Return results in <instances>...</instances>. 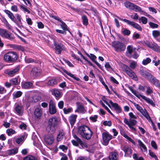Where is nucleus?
I'll return each mask as SVG.
<instances>
[{
	"label": "nucleus",
	"mask_w": 160,
	"mask_h": 160,
	"mask_svg": "<svg viewBox=\"0 0 160 160\" xmlns=\"http://www.w3.org/2000/svg\"><path fill=\"white\" fill-rule=\"evenodd\" d=\"M112 46L115 50L117 52H121L124 51L126 49L125 44L119 41H114L112 42Z\"/></svg>",
	"instance_id": "20e7f679"
},
{
	"label": "nucleus",
	"mask_w": 160,
	"mask_h": 160,
	"mask_svg": "<svg viewBox=\"0 0 160 160\" xmlns=\"http://www.w3.org/2000/svg\"><path fill=\"white\" fill-rule=\"evenodd\" d=\"M133 48L131 46H128L127 47V50L128 52L130 54H131L133 51Z\"/></svg>",
	"instance_id": "4d7b16f0"
},
{
	"label": "nucleus",
	"mask_w": 160,
	"mask_h": 160,
	"mask_svg": "<svg viewBox=\"0 0 160 160\" xmlns=\"http://www.w3.org/2000/svg\"><path fill=\"white\" fill-rule=\"evenodd\" d=\"M149 25L150 27L153 28H158V26L157 24L152 22H150L149 23Z\"/></svg>",
	"instance_id": "5fc2aeb1"
},
{
	"label": "nucleus",
	"mask_w": 160,
	"mask_h": 160,
	"mask_svg": "<svg viewBox=\"0 0 160 160\" xmlns=\"http://www.w3.org/2000/svg\"><path fill=\"white\" fill-rule=\"evenodd\" d=\"M41 72V70L38 67H35L32 68L30 72V74L32 77L35 78L40 75Z\"/></svg>",
	"instance_id": "9b49d317"
},
{
	"label": "nucleus",
	"mask_w": 160,
	"mask_h": 160,
	"mask_svg": "<svg viewBox=\"0 0 160 160\" xmlns=\"http://www.w3.org/2000/svg\"><path fill=\"white\" fill-rule=\"evenodd\" d=\"M14 110L15 112L20 116L22 115L23 111V107L22 105L17 104L15 107Z\"/></svg>",
	"instance_id": "4468645a"
},
{
	"label": "nucleus",
	"mask_w": 160,
	"mask_h": 160,
	"mask_svg": "<svg viewBox=\"0 0 160 160\" xmlns=\"http://www.w3.org/2000/svg\"><path fill=\"white\" fill-rule=\"evenodd\" d=\"M130 31L127 29H125L122 31V34L124 35L128 36L130 34Z\"/></svg>",
	"instance_id": "09e8293b"
},
{
	"label": "nucleus",
	"mask_w": 160,
	"mask_h": 160,
	"mask_svg": "<svg viewBox=\"0 0 160 160\" xmlns=\"http://www.w3.org/2000/svg\"><path fill=\"white\" fill-rule=\"evenodd\" d=\"M149 155L152 157L154 158H155L157 157V156L155 154L150 150L149 151Z\"/></svg>",
	"instance_id": "bf43d9fd"
},
{
	"label": "nucleus",
	"mask_w": 160,
	"mask_h": 160,
	"mask_svg": "<svg viewBox=\"0 0 160 160\" xmlns=\"http://www.w3.org/2000/svg\"><path fill=\"white\" fill-rule=\"evenodd\" d=\"M152 35L157 41L160 42V32L158 30H153L152 32Z\"/></svg>",
	"instance_id": "4be33fe9"
},
{
	"label": "nucleus",
	"mask_w": 160,
	"mask_h": 160,
	"mask_svg": "<svg viewBox=\"0 0 160 160\" xmlns=\"http://www.w3.org/2000/svg\"><path fill=\"white\" fill-rule=\"evenodd\" d=\"M132 10H134V11L136 12H143L142 11V9L140 7L134 4L133 6Z\"/></svg>",
	"instance_id": "72a5a7b5"
},
{
	"label": "nucleus",
	"mask_w": 160,
	"mask_h": 160,
	"mask_svg": "<svg viewBox=\"0 0 160 160\" xmlns=\"http://www.w3.org/2000/svg\"><path fill=\"white\" fill-rule=\"evenodd\" d=\"M63 71L68 76H70V77L73 78L75 80H77V81H78L79 80V79L78 78L75 76L74 75L72 74L71 73L68 72L67 70L65 69H64L63 70Z\"/></svg>",
	"instance_id": "7c9ffc66"
},
{
	"label": "nucleus",
	"mask_w": 160,
	"mask_h": 160,
	"mask_svg": "<svg viewBox=\"0 0 160 160\" xmlns=\"http://www.w3.org/2000/svg\"><path fill=\"white\" fill-rule=\"evenodd\" d=\"M112 107L114 108L115 110L117 113L121 112L122 109L118 105V104L116 103L112 106Z\"/></svg>",
	"instance_id": "c756f323"
},
{
	"label": "nucleus",
	"mask_w": 160,
	"mask_h": 160,
	"mask_svg": "<svg viewBox=\"0 0 160 160\" xmlns=\"http://www.w3.org/2000/svg\"><path fill=\"white\" fill-rule=\"evenodd\" d=\"M122 150L124 152L125 155H129L132 153V150L131 147L128 146H125L122 148Z\"/></svg>",
	"instance_id": "a211bd4d"
},
{
	"label": "nucleus",
	"mask_w": 160,
	"mask_h": 160,
	"mask_svg": "<svg viewBox=\"0 0 160 160\" xmlns=\"http://www.w3.org/2000/svg\"><path fill=\"white\" fill-rule=\"evenodd\" d=\"M4 12L8 15L9 18L17 24H18V21L15 19V17L13 14L10 11L8 10H5Z\"/></svg>",
	"instance_id": "2eb2a0df"
},
{
	"label": "nucleus",
	"mask_w": 160,
	"mask_h": 160,
	"mask_svg": "<svg viewBox=\"0 0 160 160\" xmlns=\"http://www.w3.org/2000/svg\"><path fill=\"white\" fill-rule=\"evenodd\" d=\"M123 136L124 138L127 139L128 140L131 142L133 144L135 145V142L131 138L129 137L128 135L125 134Z\"/></svg>",
	"instance_id": "603ef678"
},
{
	"label": "nucleus",
	"mask_w": 160,
	"mask_h": 160,
	"mask_svg": "<svg viewBox=\"0 0 160 160\" xmlns=\"http://www.w3.org/2000/svg\"><path fill=\"white\" fill-rule=\"evenodd\" d=\"M77 133L82 138L88 140L92 137L93 132L88 127L83 125L78 128Z\"/></svg>",
	"instance_id": "f257e3e1"
},
{
	"label": "nucleus",
	"mask_w": 160,
	"mask_h": 160,
	"mask_svg": "<svg viewBox=\"0 0 160 160\" xmlns=\"http://www.w3.org/2000/svg\"><path fill=\"white\" fill-rule=\"evenodd\" d=\"M124 4L126 8L132 10L134 4L130 2H126Z\"/></svg>",
	"instance_id": "473e14b6"
},
{
	"label": "nucleus",
	"mask_w": 160,
	"mask_h": 160,
	"mask_svg": "<svg viewBox=\"0 0 160 160\" xmlns=\"http://www.w3.org/2000/svg\"><path fill=\"white\" fill-rule=\"evenodd\" d=\"M77 115L75 114H72L68 118L69 121L72 126H73L75 122Z\"/></svg>",
	"instance_id": "aec40b11"
},
{
	"label": "nucleus",
	"mask_w": 160,
	"mask_h": 160,
	"mask_svg": "<svg viewBox=\"0 0 160 160\" xmlns=\"http://www.w3.org/2000/svg\"><path fill=\"white\" fill-rule=\"evenodd\" d=\"M10 82H11L12 84L13 85H18L19 83L17 78H12L10 80Z\"/></svg>",
	"instance_id": "58836bf2"
},
{
	"label": "nucleus",
	"mask_w": 160,
	"mask_h": 160,
	"mask_svg": "<svg viewBox=\"0 0 160 160\" xmlns=\"http://www.w3.org/2000/svg\"><path fill=\"white\" fill-rule=\"evenodd\" d=\"M83 24L85 25H87L88 24V21L87 17L84 15L82 17Z\"/></svg>",
	"instance_id": "4c0bfd02"
},
{
	"label": "nucleus",
	"mask_w": 160,
	"mask_h": 160,
	"mask_svg": "<svg viewBox=\"0 0 160 160\" xmlns=\"http://www.w3.org/2000/svg\"><path fill=\"white\" fill-rule=\"evenodd\" d=\"M14 48L22 52H24L25 50L24 47L21 46L15 45L14 46Z\"/></svg>",
	"instance_id": "de8ad7c7"
},
{
	"label": "nucleus",
	"mask_w": 160,
	"mask_h": 160,
	"mask_svg": "<svg viewBox=\"0 0 160 160\" xmlns=\"http://www.w3.org/2000/svg\"><path fill=\"white\" fill-rule=\"evenodd\" d=\"M52 94L54 95L56 99H58L61 97V95L60 91L57 89H53L51 90Z\"/></svg>",
	"instance_id": "6ab92c4d"
},
{
	"label": "nucleus",
	"mask_w": 160,
	"mask_h": 160,
	"mask_svg": "<svg viewBox=\"0 0 160 160\" xmlns=\"http://www.w3.org/2000/svg\"><path fill=\"white\" fill-rule=\"evenodd\" d=\"M139 20L141 21L143 24H146L147 22V19L144 17H142L141 18H139Z\"/></svg>",
	"instance_id": "c03bdc74"
},
{
	"label": "nucleus",
	"mask_w": 160,
	"mask_h": 160,
	"mask_svg": "<svg viewBox=\"0 0 160 160\" xmlns=\"http://www.w3.org/2000/svg\"><path fill=\"white\" fill-rule=\"evenodd\" d=\"M41 110L40 108H36L34 111V115L38 119L40 118L41 115Z\"/></svg>",
	"instance_id": "bb28decb"
},
{
	"label": "nucleus",
	"mask_w": 160,
	"mask_h": 160,
	"mask_svg": "<svg viewBox=\"0 0 160 160\" xmlns=\"http://www.w3.org/2000/svg\"><path fill=\"white\" fill-rule=\"evenodd\" d=\"M78 53L81 55V57L83 59H84L86 61L88 62V63L91 66H92L93 67H94L93 64L90 61H89L88 60H87V58H86L80 52H79V53Z\"/></svg>",
	"instance_id": "a18cd8bd"
},
{
	"label": "nucleus",
	"mask_w": 160,
	"mask_h": 160,
	"mask_svg": "<svg viewBox=\"0 0 160 160\" xmlns=\"http://www.w3.org/2000/svg\"><path fill=\"white\" fill-rule=\"evenodd\" d=\"M11 9L13 11L17 12L18 11L17 6L16 5L12 6L11 7Z\"/></svg>",
	"instance_id": "338daca9"
},
{
	"label": "nucleus",
	"mask_w": 160,
	"mask_h": 160,
	"mask_svg": "<svg viewBox=\"0 0 160 160\" xmlns=\"http://www.w3.org/2000/svg\"><path fill=\"white\" fill-rule=\"evenodd\" d=\"M112 136L108 132H103L102 133L103 143L105 145H107L109 141L112 138Z\"/></svg>",
	"instance_id": "6e6552de"
},
{
	"label": "nucleus",
	"mask_w": 160,
	"mask_h": 160,
	"mask_svg": "<svg viewBox=\"0 0 160 160\" xmlns=\"http://www.w3.org/2000/svg\"><path fill=\"white\" fill-rule=\"evenodd\" d=\"M134 106L136 107V108L140 112L142 110V109L141 107H140L139 104H137L135 102L133 103Z\"/></svg>",
	"instance_id": "6e6d98bb"
},
{
	"label": "nucleus",
	"mask_w": 160,
	"mask_h": 160,
	"mask_svg": "<svg viewBox=\"0 0 160 160\" xmlns=\"http://www.w3.org/2000/svg\"><path fill=\"white\" fill-rule=\"evenodd\" d=\"M118 156V155L117 152H112L110 153L109 158L110 160H117Z\"/></svg>",
	"instance_id": "a878e982"
},
{
	"label": "nucleus",
	"mask_w": 160,
	"mask_h": 160,
	"mask_svg": "<svg viewBox=\"0 0 160 160\" xmlns=\"http://www.w3.org/2000/svg\"><path fill=\"white\" fill-rule=\"evenodd\" d=\"M18 148H14L12 149H9L7 151L6 154L7 155H15L18 153Z\"/></svg>",
	"instance_id": "412c9836"
},
{
	"label": "nucleus",
	"mask_w": 160,
	"mask_h": 160,
	"mask_svg": "<svg viewBox=\"0 0 160 160\" xmlns=\"http://www.w3.org/2000/svg\"><path fill=\"white\" fill-rule=\"evenodd\" d=\"M125 72L132 79H137L135 74L132 70L129 68L127 66H124Z\"/></svg>",
	"instance_id": "9d476101"
},
{
	"label": "nucleus",
	"mask_w": 160,
	"mask_h": 160,
	"mask_svg": "<svg viewBox=\"0 0 160 160\" xmlns=\"http://www.w3.org/2000/svg\"><path fill=\"white\" fill-rule=\"evenodd\" d=\"M124 21L125 22L127 23L128 24L132 26L135 28L138 24V23L134 22L131 21L129 20H124Z\"/></svg>",
	"instance_id": "f704fd0d"
},
{
	"label": "nucleus",
	"mask_w": 160,
	"mask_h": 160,
	"mask_svg": "<svg viewBox=\"0 0 160 160\" xmlns=\"http://www.w3.org/2000/svg\"><path fill=\"white\" fill-rule=\"evenodd\" d=\"M85 53L87 56L90 58L92 61L95 60L97 58L93 54H89L86 52Z\"/></svg>",
	"instance_id": "37998d69"
},
{
	"label": "nucleus",
	"mask_w": 160,
	"mask_h": 160,
	"mask_svg": "<svg viewBox=\"0 0 160 160\" xmlns=\"http://www.w3.org/2000/svg\"><path fill=\"white\" fill-rule=\"evenodd\" d=\"M135 119H129L130 123L131 125H132L133 126L135 125L137 123V121L135 120Z\"/></svg>",
	"instance_id": "864d4df0"
},
{
	"label": "nucleus",
	"mask_w": 160,
	"mask_h": 160,
	"mask_svg": "<svg viewBox=\"0 0 160 160\" xmlns=\"http://www.w3.org/2000/svg\"><path fill=\"white\" fill-rule=\"evenodd\" d=\"M50 17H52V18H53L55 19L58 21H59V22L61 21V19L59 18L58 17V16L53 15L52 14H51L50 15Z\"/></svg>",
	"instance_id": "052dcab7"
},
{
	"label": "nucleus",
	"mask_w": 160,
	"mask_h": 160,
	"mask_svg": "<svg viewBox=\"0 0 160 160\" xmlns=\"http://www.w3.org/2000/svg\"><path fill=\"white\" fill-rule=\"evenodd\" d=\"M25 62L27 63H32L34 62V60L33 59L27 57H26L25 58Z\"/></svg>",
	"instance_id": "49530a36"
},
{
	"label": "nucleus",
	"mask_w": 160,
	"mask_h": 160,
	"mask_svg": "<svg viewBox=\"0 0 160 160\" xmlns=\"http://www.w3.org/2000/svg\"><path fill=\"white\" fill-rule=\"evenodd\" d=\"M103 124L105 126H110L112 125V122L110 121H106L103 122Z\"/></svg>",
	"instance_id": "13d9d810"
},
{
	"label": "nucleus",
	"mask_w": 160,
	"mask_h": 160,
	"mask_svg": "<svg viewBox=\"0 0 160 160\" xmlns=\"http://www.w3.org/2000/svg\"><path fill=\"white\" fill-rule=\"evenodd\" d=\"M140 112L147 119L149 120H150L151 122L153 123L152 120L148 114L147 110L145 109L144 110L142 109V110L140 111Z\"/></svg>",
	"instance_id": "b1692460"
},
{
	"label": "nucleus",
	"mask_w": 160,
	"mask_h": 160,
	"mask_svg": "<svg viewBox=\"0 0 160 160\" xmlns=\"http://www.w3.org/2000/svg\"><path fill=\"white\" fill-rule=\"evenodd\" d=\"M138 145L140 146L141 148H142L144 151H146L147 148L145 145L144 144V143L140 140H138Z\"/></svg>",
	"instance_id": "c9c22d12"
},
{
	"label": "nucleus",
	"mask_w": 160,
	"mask_h": 160,
	"mask_svg": "<svg viewBox=\"0 0 160 160\" xmlns=\"http://www.w3.org/2000/svg\"><path fill=\"white\" fill-rule=\"evenodd\" d=\"M61 23L60 26L62 28L64 31H67L68 30L67 25L66 24L63 22L62 20L61 22H60Z\"/></svg>",
	"instance_id": "a19ab883"
},
{
	"label": "nucleus",
	"mask_w": 160,
	"mask_h": 160,
	"mask_svg": "<svg viewBox=\"0 0 160 160\" xmlns=\"http://www.w3.org/2000/svg\"><path fill=\"white\" fill-rule=\"evenodd\" d=\"M100 103L102 106L106 109V110L113 117L114 116V115L111 112L110 109L108 108V107L106 106L103 102L102 101H100Z\"/></svg>",
	"instance_id": "e433bc0d"
},
{
	"label": "nucleus",
	"mask_w": 160,
	"mask_h": 160,
	"mask_svg": "<svg viewBox=\"0 0 160 160\" xmlns=\"http://www.w3.org/2000/svg\"><path fill=\"white\" fill-rule=\"evenodd\" d=\"M152 47L151 48L154 51L157 52H160V47L158 46L156 43L153 42V44Z\"/></svg>",
	"instance_id": "c85d7f7f"
},
{
	"label": "nucleus",
	"mask_w": 160,
	"mask_h": 160,
	"mask_svg": "<svg viewBox=\"0 0 160 160\" xmlns=\"http://www.w3.org/2000/svg\"><path fill=\"white\" fill-rule=\"evenodd\" d=\"M24 137L25 136H22L21 137L17 138L16 140V143L18 144H20L21 142L24 140Z\"/></svg>",
	"instance_id": "79ce46f5"
},
{
	"label": "nucleus",
	"mask_w": 160,
	"mask_h": 160,
	"mask_svg": "<svg viewBox=\"0 0 160 160\" xmlns=\"http://www.w3.org/2000/svg\"><path fill=\"white\" fill-rule=\"evenodd\" d=\"M78 105L77 109L75 111V112H80L83 113L84 111V108L83 106L79 103L77 102Z\"/></svg>",
	"instance_id": "393cba45"
},
{
	"label": "nucleus",
	"mask_w": 160,
	"mask_h": 160,
	"mask_svg": "<svg viewBox=\"0 0 160 160\" xmlns=\"http://www.w3.org/2000/svg\"><path fill=\"white\" fill-rule=\"evenodd\" d=\"M149 81L157 87L159 86L160 85L158 80L156 78L153 76H152Z\"/></svg>",
	"instance_id": "5701e85b"
},
{
	"label": "nucleus",
	"mask_w": 160,
	"mask_h": 160,
	"mask_svg": "<svg viewBox=\"0 0 160 160\" xmlns=\"http://www.w3.org/2000/svg\"><path fill=\"white\" fill-rule=\"evenodd\" d=\"M33 157L32 156H28L24 157L23 160H32Z\"/></svg>",
	"instance_id": "774afa93"
},
{
	"label": "nucleus",
	"mask_w": 160,
	"mask_h": 160,
	"mask_svg": "<svg viewBox=\"0 0 160 160\" xmlns=\"http://www.w3.org/2000/svg\"><path fill=\"white\" fill-rule=\"evenodd\" d=\"M64 135V133L63 131V130H60L58 135L57 138V141L59 142L62 140L63 138Z\"/></svg>",
	"instance_id": "cd10ccee"
},
{
	"label": "nucleus",
	"mask_w": 160,
	"mask_h": 160,
	"mask_svg": "<svg viewBox=\"0 0 160 160\" xmlns=\"http://www.w3.org/2000/svg\"><path fill=\"white\" fill-rule=\"evenodd\" d=\"M20 6L21 8L22 9L24 12H27L28 13H30V11L26 8L25 7L22 5H21Z\"/></svg>",
	"instance_id": "e2e57ef3"
},
{
	"label": "nucleus",
	"mask_w": 160,
	"mask_h": 160,
	"mask_svg": "<svg viewBox=\"0 0 160 160\" xmlns=\"http://www.w3.org/2000/svg\"><path fill=\"white\" fill-rule=\"evenodd\" d=\"M21 86L22 88L25 89H29L33 88L32 83L29 82L22 83Z\"/></svg>",
	"instance_id": "dca6fc26"
},
{
	"label": "nucleus",
	"mask_w": 160,
	"mask_h": 160,
	"mask_svg": "<svg viewBox=\"0 0 160 160\" xmlns=\"http://www.w3.org/2000/svg\"><path fill=\"white\" fill-rule=\"evenodd\" d=\"M22 92L18 91L16 93L13 94L14 98H18L22 96Z\"/></svg>",
	"instance_id": "ea45409f"
},
{
	"label": "nucleus",
	"mask_w": 160,
	"mask_h": 160,
	"mask_svg": "<svg viewBox=\"0 0 160 160\" xmlns=\"http://www.w3.org/2000/svg\"><path fill=\"white\" fill-rule=\"evenodd\" d=\"M129 119H137V117L135 116L132 112L129 113Z\"/></svg>",
	"instance_id": "0e129e2a"
},
{
	"label": "nucleus",
	"mask_w": 160,
	"mask_h": 160,
	"mask_svg": "<svg viewBox=\"0 0 160 160\" xmlns=\"http://www.w3.org/2000/svg\"><path fill=\"white\" fill-rule=\"evenodd\" d=\"M6 132L8 136H10L12 134H14L15 132L14 130H13L12 128L7 129Z\"/></svg>",
	"instance_id": "8fccbe9b"
},
{
	"label": "nucleus",
	"mask_w": 160,
	"mask_h": 160,
	"mask_svg": "<svg viewBox=\"0 0 160 160\" xmlns=\"http://www.w3.org/2000/svg\"><path fill=\"white\" fill-rule=\"evenodd\" d=\"M18 56L17 53L14 52H9L4 55V60L6 62L13 63L18 59Z\"/></svg>",
	"instance_id": "f03ea898"
},
{
	"label": "nucleus",
	"mask_w": 160,
	"mask_h": 160,
	"mask_svg": "<svg viewBox=\"0 0 160 160\" xmlns=\"http://www.w3.org/2000/svg\"><path fill=\"white\" fill-rule=\"evenodd\" d=\"M12 34L9 32L4 29H0V35L2 37L10 40H12L14 39L12 36Z\"/></svg>",
	"instance_id": "0eeeda50"
},
{
	"label": "nucleus",
	"mask_w": 160,
	"mask_h": 160,
	"mask_svg": "<svg viewBox=\"0 0 160 160\" xmlns=\"http://www.w3.org/2000/svg\"><path fill=\"white\" fill-rule=\"evenodd\" d=\"M129 88L130 91H131L133 93L135 96H136L137 98H139L140 97H141L142 99H144L145 101H146V102H147L148 103L150 104L152 106H155V104H154L153 101L152 100L147 98L144 95L138 94V92H137L135 90H133L131 87H129Z\"/></svg>",
	"instance_id": "39448f33"
},
{
	"label": "nucleus",
	"mask_w": 160,
	"mask_h": 160,
	"mask_svg": "<svg viewBox=\"0 0 160 160\" xmlns=\"http://www.w3.org/2000/svg\"><path fill=\"white\" fill-rule=\"evenodd\" d=\"M57 83V82L56 79H51L48 81L47 84L48 86H52L56 84Z\"/></svg>",
	"instance_id": "2f4dec72"
},
{
	"label": "nucleus",
	"mask_w": 160,
	"mask_h": 160,
	"mask_svg": "<svg viewBox=\"0 0 160 160\" xmlns=\"http://www.w3.org/2000/svg\"><path fill=\"white\" fill-rule=\"evenodd\" d=\"M139 72L141 75L144 77L148 81L150 80V78L153 76L150 73L144 70H140L139 71Z\"/></svg>",
	"instance_id": "f8f14e48"
},
{
	"label": "nucleus",
	"mask_w": 160,
	"mask_h": 160,
	"mask_svg": "<svg viewBox=\"0 0 160 160\" xmlns=\"http://www.w3.org/2000/svg\"><path fill=\"white\" fill-rule=\"evenodd\" d=\"M151 62V60L149 58H147L146 59L143 60L142 62L143 65H146Z\"/></svg>",
	"instance_id": "3c124183"
},
{
	"label": "nucleus",
	"mask_w": 160,
	"mask_h": 160,
	"mask_svg": "<svg viewBox=\"0 0 160 160\" xmlns=\"http://www.w3.org/2000/svg\"><path fill=\"white\" fill-rule=\"evenodd\" d=\"M54 44L55 46V52L56 53L60 54L62 51L65 50V46L62 43H58L54 41Z\"/></svg>",
	"instance_id": "423d86ee"
},
{
	"label": "nucleus",
	"mask_w": 160,
	"mask_h": 160,
	"mask_svg": "<svg viewBox=\"0 0 160 160\" xmlns=\"http://www.w3.org/2000/svg\"><path fill=\"white\" fill-rule=\"evenodd\" d=\"M44 140L46 143L48 145L52 144L54 141L53 137L52 136H46L44 138Z\"/></svg>",
	"instance_id": "f3484780"
},
{
	"label": "nucleus",
	"mask_w": 160,
	"mask_h": 160,
	"mask_svg": "<svg viewBox=\"0 0 160 160\" xmlns=\"http://www.w3.org/2000/svg\"><path fill=\"white\" fill-rule=\"evenodd\" d=\"M58 120L56 117L50 118L48 121V126L47 130L50 132L53 133L55 130V127L58 125Z\"/></svg>",
	"instance_id": "7ed1b4c3"
},
{
	"label": "nucleus",
	"mask_w": 160,
	"mask_h": 160,
	"mask_svg": "<svg viewBox=\"0 0 160 160\" xmlns=\"http://www.w3.org/2000/svg\"><path fill=\"white\" fill-rule=\"evenodd\" d=\"M19 128L22 129H24L25 130L26 129L27 125L26 124L24 123H22V124L19 126Z\"/></svg>",
	"instance_id": "69168bd1"
},
{
	"label": "nucleus",
	"mask_w": 160,
	"mask_h": 160,
	"mask_svg": "<svg viewBox=\"0 0 160 160\" xmlns=\"http://www.w3.org/2000/svg\"><path fill=\"white\" fill-rule=\"evenodd\" d=\"M49 112L51 114H53L57 112L54 103L52 100H50L49 105Z\"/></svg>",
	"instance_id": "ddd939ff"
},
{
	"label": "nucleus",
	"mask_w": 160,
	"mask_h": 160,
	"mask_svg": "<svg viewBox=\"0 0 160 160\" xmlns=\"http://www.w3.org/2000/svg\"><path fill=\"white\" fill-rule=\"evenodd\" d=\"M145 44L148 47L150 48H151L153 44V42H150L146 41L145 42Z\"/></svg>",
	"instance_id": "680f3d73"
},
{
	"label": "nucleus",
	"mask_w": 160,
	"mask_h": 160,
	"mask_svg": "<svg viewBox=\"0 0 160 160\" xmlns=\"http://www.w3.org/2000/svg\"><path fill=\"white\" fill-rule=\"evenodd\" d=\"M20 70V67L18 66L12 69H8L5 71V73L9 76L13 77Z\"/></svg>",
	"instance_id": "1a4fd4ad"
}]
</instances>
